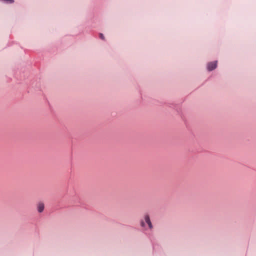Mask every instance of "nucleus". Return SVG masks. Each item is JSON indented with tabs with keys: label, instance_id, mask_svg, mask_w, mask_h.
<instances>
[{
	"label": "nucleus",
	"instance_id": "nucleus-1",
	"mask_svg": "<svg viewBox=\"0 0 256 256\" xmlns=\"http://www.w3.org/2000/svg\"><path fill=\"white\" fill-rule=\"evenodd\" d=\"M26 76L28 77V74H20V76H18L17 74L15 75L16 78L22 81V83H23L22 81H24V84L30 85L28 90V93L34 94H40L42 90L40 80L38 79L27 80Z\"/></svg>",
	"mask_w": 256,
	"mask_h": 256
},
{
	"label": "nucleus",
	"instance_id": "nucleus-2",
	"mask_svg": "<svg viewBox=\"0 0 256 256\" xmlns=\"http://www.w3.org/2000/svg\"><path fill=\"white\" fill-rule=\"evenodd\" d=\"M146 224H148V228L150 230H152L153 228V225L150 220V216L148 214H145L144 218L140 220V226L145 230H147Z\"/></svg>",
	"mask_w": 256,
	"mask_h": 256
},
{
	"label": "nucleus",
	"instance_id": "nucleus-3",
	"mask_svg": "<svg viewBox=\"0 0 256 256\" xmlns=\"http://www.w3.org/2000/svg\"><path fill=\"white\" fill-rule=\"evenodd\" d=\"M218 66V61L214 60L208 62L206 64V70L208 72H212Z\"/></svg>",
	"mask_w": 256,
	"mask_h": 256
},
{
	"label": "nucleus",
	"instance_id": "nucleus-4",
	"mask_svg": "<svg viewBox=\"0 0 256 256\" xmlns=\"http://www.w3.org/2000/svg\"><path fill=\"white\" fill-rule=\"evenodd\" d=\"M44 208V204L42 202H39L37 204V210L39 213L43 212Z\"/></svg>",
	"mask_w": 256,
	"mask_h": 256
},
{
	"label": "nucleus",
	"instance_id": "nucleus-5",
	"mask_svg": "<svg viewBox=\"0 0 256 256\" xmlns=\"http://www.w3.org/2000/svg\"><path fill=\"white\" fill-rule=\"evenodd\" d=\"M74 199H76V200L77 202H76L74 203V204L76 206H80L82 208H86L84 206V204L82 203V202H80V198L78 197H75L74 198Z\"/></svg>",
	"mask_w": 256,
	"mask_h": 256
},
{
	"label": "nucleus",
	"instance_id": "nucleus-6",
	"mask_svg": "<svg viewBox=\"0 0 256 256\" xmlns=\"http://www.w3.org/2000/svg\"><path fill=\"white\" fill-rule=\"evenodd\" d=\"M0 2L4 4H12L14 2V0H0Z\"/></svg>",
	"mask_w": 256,
	"mask_h": 256
},
{
	"label": "nucleus",
	"instance_id": "nucleus-7",
	"mask_svg": "<svg viewBox=\"0 0 256 256\" xmlns=\"http://www.w3.org/2000/svg\"><path fill=\"white\" fill-rule=\"evenodd\" d=\"M152 248H153V252H156V251L160 248V246L158 244L156 243H153L152 244Z\"/></svg>",
	"mask_w": 256,
	"mask_h": 256
},
{
	"label": "nucleus",
	"instance_id": "nucleus-8",
	"mask_svg": "<svg viewBox=\"0 0 256 256\" xmlns=\"http://www.w3.org/2000/svg\"><path fill=\"white\" fill-rule=\"evenodd\" d=\"M168 106L170 108H172L174 109H176L177 110V109L176 108V104H173L168 103Z\"/></svg>",
	"mask_w": 256,
	"mask_h": 256
},
{
	"label": "nucleus",
	"instance_id": "nucleus-9",
	"mask_svg": "<svg viewBox=\"0 0 256 256\" xmlns=\"http://www.w3.org/2000/svg\"><path fill=\"white\" fill-rule=\"evenodd\" d=\"M138 92H139L140 94V97H141L142 100H144V96L142 94V90H139Z\"/></svg>",
	"mask_w": 256,
	"mask_h": 256
},
{
	"label": "nucleus",
	"instance_id": "nucleus-10",
	"mask_svg": "<svg viewBox=\"0 0 256 256\" xmlns=\"http://www.w3.org/2000/svg\"><path fill=\"white\" fill-rule=\"evenodd\" d=\"M100 38L102 40H104V34L102 33H100Z\"/></svg>",
	"mask_w": 256,
	"mask_h": 256
}]
</instances>
